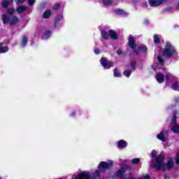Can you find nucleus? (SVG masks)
<instances>
[{
	"instance_id": "obj_1",
	"label": "nucleus",
	"mask_w": 179,
	"mask_h": 179,
	"mask_svg": "<svg viewBox=\"0 0 179 179\" xmlns=\"http://www.w3.org/2000/svg\"><path fill=\"white\" fill-rule=\"evenodd\" d=\"M173 162L169 161L167 164L164 163V157L160 154L157 156L154 167L157 170H170L173 167Z\"/></svg>"
},
{
	"instance_id": "obj_2",
	"label": "nucleus",
	"mask_w": 179,
	"mask_h": 179,
	"mask_svg": "<svg viewBox=\"0 0 179 179\" xmlns=\"http://www.w3.org/2000/svg\"><path fill=\"white\" fill-rule=\"evenodd\" d=\"M176 54V48L171 44L167 43L163 52L164 57L171 58Z\"/></svg>"
},
{
	"instance_id": "obj_3",
	"label": "nucleus",
	"mask_w": 179,
	"mask_h": 179,
	"mask_svg": "<svg viewBox=\"0 0 179 179\" xmlns=\"http://www.w3.org/2000/svg\"><path fill=\"white\" fill-rule=\"evenodd\" d=\"M3 23H9V24H16L19 22V18L15 15H8L4 14L1 17Z\"/></svg>"
},
{
	"instance_id": "obj_4",
	"label": "nucleus",
	"mask_w": 179,
	"mask_h": 179,
	"mask_svg": "<svg viewBox=\"0 0 179 179\" xmlns=\"http://www.w3.org/2000/svg\"><path fill=\"white\" fill-rule=\"evenodd\" d=\"M110 167H113V162H101L99 164V169L101 171H106V170H108V169H110Z\"/></svg>"
},
{
	"instance_id": "obj_5",
	"label": "nucleus",
	"mask_w": 179,
	"mask_h": 179,
	"mask_svg": "<svg viewBox=\"0 0 179 179\" xmlns=\"http://www.w3.org/2000/svg\"><path fill=\"white\" fill-rule=\"evenodd\" d=\"M100 62L101 66H103V68H106V69H110L111 66H113V62H108L105 57H101Z\"/></svg>"
},
{
	"instance_id": "obj_6",
	"label": "nucleus",
	"mask_w": 179,
	"mask_h": 179,
	"mask_svg": "<svg viewBox=\"0 0 179 179\" xmlns=\"http://www.w3.org/2000/svg\"><path fill=\"white\" fill-rule=\"evenodd\" d=\"M90 178H92V176H90V173L87 171L80 173L76 177V179H90Z\"/></svg>"
},
{
	"instance_id": "obj_7",
	"label": "nucleus",
	"mask_w": 179,
	"mask_h": 179,
	"mask_svg": "<svg viewBox=\"0 0 179 179\" xmlns=\"http://www.w3.org/2000/svg\"><path fill=\"white\" fill-rule=\"evenodd\" d=\"M163 2H164V0H149V4L152 7L159 6Z\"/></svg>"
},
{
	"instance_id": "obj_8",
	"label": "nucleus",
	"mask_w": 179,
	"mask_h": 179,
	"mask_svg": "<svg viewBox=\"0 0 179 179\" xmlns=\"http://www.w3.org/2000/svg\"><path fill=\"white\" fill-rule=\"evenodd\" d=\"M129 46L132 50H135L136 48V44H135V38H134V36L132 35H129Z\"/></svg>"
},
{
	"instance_id": "obj_9",
	"label": "nucleus",
	"mask_w": 179,
	"mask_h": 179,
	"mask_svg": "<svg viewBox=\"0 0 179 179\" xmlns=\"http://www.w3.org/2000/svg\"><path fill=\"white\" fill-rule=\"evenodd\" d=\"M167 134H169V131H161L160 134L157 136V138L162 142H166V135H167Z\"/></svg>"
},
{
	"instance_id": "obj_10",
	"label": "nucleus",
	"mask_w": 179,
	"mask_h": 179,
	"mask_svg": "<svg viewBox=\"0 0 179 179\" xmlns=\"http://www.w3.org/2000/svg\"><path fill=\"white\" fill-rule=\"evenodd\" d=\"M156 79L159 83H163V82H164V75L158 73L156 76Z\"/></svg>"
},
{
	"instance_id": "obj_11",
	"label": "nucleus",
	"mask_w": 179,
	"mask_h": 179,
	"mask_svg": "<svg viewBox=\"0 0 179 179\" xmlns=\"http://www.w3.org/2000/svg\"><path fill=\"white\" fill-rule=\"evenodd\" d=\"M10 3H13V0H4L1 5L3 6V8H7L8 6H9V5H10Z\"/></svg>"
},
{
	"instance_id": "obj_12",
	"label": "nucleus",
	"mask_w": 179,
	"mask_h": 179,
	"mask_svg": "<svg viewBox=\"0 0 179 179\" xmlns=\"http://www.w3.org/2000/svg\"><path fill=\"white\" fill-rule=\"evenodd\" d=\"M128 143L124 140H120L118 141V148H127Z\"/></svg>"
},
{
	"instance_id": "obj_13",
	"label": "nucleus",
	"mask_w": 179,
	"mask_h": 179,
	"mask_svg": "<svg viewBox=\"0 0 179 179\" xmlns=\"http://www.w3.org/2000/svg\"><path fill=\"white\" fill-rule=\"evenodd\" d=\"M26 9H27V8H26V6H20L17 8L16 10H17V13H23V12L24 10H26Z\"/></svg>"
},
{
	"instance_id": "obj_14",
	"label": "nucleus",
	"mask_w": 179,
	"mask_h": 179,
	"mask_svg": "<svg viewBox=\"0 0 179 179\" xmlns=\"http://www.w3.org/2000/svg\"><path fill=\"white\" fill-rule=\"evenodd\" d=\"M51 16V10H47L43 14V19H48Z\"/></svg>"
},
{
	"instance_id": "obj_15",
	"label": "nucleus",
	"mask_w": 179,
	"mask_h": 179,
	"mask_svg": "<svg viewBox=\"0 0 179 179\" xmlns=\"http://www.w3.org/2000/svg\"><path fill=\"white\" fill-rule=\"evenodd\" d=\"M171 130L174 134H178L179 132V124H174L171 128Z\"/></svg>"
},
{
	"instance_id": "obj_16",
	"label": "nucleus",
	"mask_w": 179,
	"mask_h": 179,
	"mask_svg": "<svg viewBox=\"0 0 179 179\" xmlns=\"http://www.w3.org/2000/svg\"><path fill=\"white\" fill-rule=\"evenodd\" d=\"M108 34L111 38H114L115 40L117 38V33L115 31L110 30L109 31Z\"/></svg>"
},
{
	"instance_id": "obj_17",
	"label": "nucleus",
	"mask_w": 179,
	"mask_h": 179,
	"mask_svg": "<svg viewBox=\"0 0 179 179\" xmlns=\"http://www.w3.org/2000/svg\"><path fill=\"white\" fill-rule=\"evenodd\" d=\"M154 43L155 44H159V43H160V36L157 34L154 35Z\"/></svg>"
},
{
	"instance_id": "obj_18",
	"label": "nucleus",
	"mask_w": 179,
	"mask_h": 179,
	"mask_svg": "<svg viewBox=\"0 0 179 179\" xmlns=\"http://www.w3.org/2000/svg\"><path fill=\"white\" fill-rule=\"evenodd\" d=\"M28 41H29V39L27 38V37L23 36L22 41V46L24 47L26 45V44H27Z\"/></svg>"
},
{
	"instance_id": "obj_19",
	"label": "nucleus",
	"mask_w": 179,
	"mask_h": 179,
	"mask_svg": "<svg viewBox=\"0 0 179 179\" xmlns=\"http://www.w3.org/2000/svg\"><path fill=\"white\" fill-rule=\"evenodd\" d=\"M1 54H3L5 52H8V51H9V48L8 46H1Z\"/></svg>"
},
{
	"instance_id": "obj_20",
	"label": "nucleus",
	"mask_w": 179,
	"mask_h": 179,
	"mask_svg": "<svg viewBox=\"0 0 179 179\" xmlns=\"http://www.w3.org/2000/svg\"><path fill=\"white\" fill-rule=\"evenodd\" d=\"M131 73L132 72L130 70H126L123 72L124 76H126L127 78H129Z\"/></svg>"
},
{
	"instance_id": "obj_21",
	"label": "nucleus",
	"mask_w": 179,
	"mask_h": 179,
	"mask_svg": "<svg viewBox=\"0 0 179 179\" xmlns=\"http://www.w3.org/2000/svg\"><path fill=\"white\" fill-rule=\"evenodd\" d=\"M114 76L115 78H120L121 76V73L117 69H114Z\"/></svg>"
},
{
	"instance_id": "obj_22",
	"label": "nucleus",
	"mask_w": 179,
	"mask_h": 179,
	"mask_svg": "<svg viewBox=\"0 0 179 179\" xmlns=\"http://www.w3.org/2000/svg\"><path fill=\"white\" fill-rule=\"evenodd\" d=\"M172 89L173 90H179V85H178V82H176L173 85H172Z\"/></svg>"
},
{
	"instance_id": "obj_23",
	"label": "nucleus",
	"mask_w": 179,
	"mask_h": 179,
	"mask_svg": "<svg viewBox=\"0 0 179 179\" xmlns=\"http://www.w3.org/2000/svg\"><path fill=\"white\" fill-rule=\"evenodd\" d=\"M108 34H107L106 32V31H101V36H102V37H103V38H105V40H107V38H108Z\"/></svg>"
},
{
	"instance_id": "obj_24",
	"label": "nucleus",
	"mask_w": 179,
	"mask_h": 179,
	"mask_svg": "<svg viewBox=\"0 0 179 179\" xmlns=\"http://www.w3.org/2000/svg\"><path fill=\"white\" fill-rule=\"evenodd\" d=\"M130 66H131V68L133 71H135L136 69V62L135 61H131V63H130Z\"/></svg>"
},
{
	"instance_id": "obj_25",
	"label": "nucleus",
	"mask_w": 179,
	"mask_h": 179,
	"mask_svg": "<svg viewBox=\"0 0 179 179\" xmlns=\"http://www.w3.org/2000/svg\"><path fill=\"white\" fill-rule=\"evenodd\" d=\"M141 162V159L139 158H134L131 159L132 164H138Z\"/></svg>"
},
{
	"instance_id": "obj_26",
	"label": "nucleus",
	"mask_w": 179,
	"mask_h": 179,
	"mask_svg": "<svg viewBox=\"0 0 179 179\" xmlns=\"http://www.w3.org/2000/svg\"><path fill=\"white\" fill-rule=\"evenodd\" d=\"M124 173H125V170L124 169H119L117 172V177H120L122 176Z\"/></svg>"
},
{
	"instance_id": "obj_27",
	"label": "nucleus",
	"mask_w": 179,
	"mask_h": 179,
	"mask_svg": "<svg viewBox=\"0 0 179 179\" xmlns=\"http://www.w3.org/2000/svg\"><path fill=\"white\" fill-rule=\"evenodd\" d=\"M115 13H117V15H125V12L122 9L115 10Z\"/></svg>"
},
{
	"instance_id": "obj_28",
	"label": "nucleus",
	"mask_w": 179,
	"mask_h": 179,
	"mask_svg": "<svg viewBox=\"0 0 179 179\" xmlns=\"http://www.w3.org/2000/svg\"><path fill=\"white\" fill-rule=\"evenodd\" d=\"M50 34H51V32L50 31H46L45 35L43 37V40H47V38H48V37H50Z\"/></svg>"
},
{
	"instance_id": "obj_29",
	"label": "nucleus",
	"mask_w": 179,
	"mask_h": 179,
	"mask_svg": "<svg viewBox=\"0 0 179 179\" xmlns=\"http://www.w3.org/2000/svg\"><path fill=\"white\" fill-rule=\"evenodd\" d=\"M157 59L161 65H164V59H163V57H162V56H157Z\"/></svg>"
},
{
	"instance_id": "obj_30",
	"label": "nucleus",
	"mask_w": 179,
	"mask_h": 179,
	"mask_svg": "<svg viewBox=\"0 0 179 179\" xmlns=\"http://www.w3.org/2000/svg\"><path fill=\"white\" fill-rule=\"evenodd\" d=\"M103 5H111V3H113L112 0H103L102 1Z\"/></svg>"
},
{
	"instance_id": "obj_31",
	"label": "nucleus",
	"mask_w": 179,
	"mask_h": 179,
	"mask_svg": "<svg viewBox=\"0 0 179 179\" xmlns=\"http://www.w3.org/2000/svg\"><path fill=\"white\" fill-rule=\"evenodd\" d=\"M138 50L139 51H143L144 52H146V51H148V48L145 46H139Z\"/></svg>"
},
{
	"instance_id": "obj_32",
	"label": "nucleus",
	"mask_w": 179,
	"mask_h": 179,
	"mask_svg": "<svg viewBox=\"0 0 179 179\" xmlns=\"http://www.w3.org/2000/svg\"><path fill=\"white\" fill-rule=\"evenodd\" d=\"M165 78H166V82H169V80H170V79H171V78H173V76L170 73H167V74H166Z\"/></svg>"
},
{
	"instance_id": "obj_33",
	"label": "nucleus",
	"mask_w": 179,
	"mask_h": 179,
	"mask_svg": "<svg viewBox=\"0 0 179 179\" xmlns=\"http://www.w3.org/2000/svg\"><path fill=\"white\" fill-rule=\"evenodd\" d=\"M8 13L9 15H10V16H12V15H13V13H15V9L10 8L8 9Z\"/></svg>"
},
{
	"instance_id": "obj_34",
	"label": "nucleus",
	"mask_w": 179,
	"mask_h": 179,
	"mask_svg": "<svg viewBox=\"0 0 179 179\" xmlns=\"http://www.w3.org/2000/svg\"><path fill=\"white\" fill-rule=\"evenodd\" d=\"M94 178H100V171H95V176H94Z\"/></svg>"
},
{
	"instance_id": "obj_35",
	"label": "nucleus",
	"mask_w": 179,
	"mask_h": 179,
	"mask_svg": "<svg viewBox=\"0 0 179 179\" xmlns=\"http://www.w3.org/2000/svg\"><path fill=\"white\" fill-rule=\"evenodd\" d=\"M36 2V0H28V5L29 6H33Z\"/></svg>"
},
{
	"instance_id": "obj_36",
	"label": "nucleus",
	"mask_w": 179,
	"mask_h": 179,
	"mask_svg": "<svg viewBox=\"0 0 179 179\" xmlns=\"http://www.w3.org/2000/svg\"><path fill=\"white\" fill-rule=\"evenodd\" d=\"M156 155H157V152L156 150H153L151 152V157H155Z\"/></svg>"
},
{
	"instance_id": "obj_37",
	"label": "nucleus",
	"mask_w": 179,
	"mask_h": 179,
	"mask_svg": "<svg viewBox=\"0 0 179 179\" xmlns=\"http://www.w3.org/2000/svg\"><path fill=\"white\" fill-rule=\"evenodd\" d=\"M24 1L26 0H16V3H18V4L24 3Z\"/></svg>"
},
{
	"instance_id": "obj_38",
	"label": "nucleus",
	"mask_w": 179,
	"mask_h": 179,
	"mask_svg": "<svg viewBox=\"0 0 179 179\" xmlns=\"http://www.w3.org/2000/svg\"><path fill=\"white\" fill-rule=\"evenodd\" d=\"M59 8H61V5H59V4H55L53 6L54 9H59Z\"/></svg>"
},
{
	"instance_id": "obj_39",
	"label": "nucleus",
	"mask_w": 179,
	"mask_h": 179,
	"mask_svg": "<svg viewBox=\"0 0 179 179\" xmlns=\"http://www.w3.org/2000/svg\"><path fill=\"white\" fill-rule=\"evenodd\" d=\"M172 124H176V115H174L171 118Z\"/></svg>"
},
{
	"instance_id": "obj_40",
	"label": "nucleus",
	"mask_w": 179,
	"mask_h": 179,
	"mask_svg": "<svg viewBox=\"0 0 179 179\" xmlns=\"http://www.w3.org/2000/svg\"><path fill=\"white\" fill-rule=\"evenodd\" d=\"M94 52L95 54H100V49L97 48H94Z\"/></svg>"
},
{
	"instance_id": "obj_41",
	"label": "nucleus",
	"mask_w": 179,
	"mask_h": 179,
	"mask_svg": "<svg viewBox=\"0 0 179 179\" xmlns=\"http://www.w3.org/2000/svg\"><path fill=\"white\" fill-rule=\"evenodd\" d=\"M176 164H179V154L176 156Z\"/></svg>"
},
{
	"instance_id": "obj_42",
	"label": "nucleus",
	"mask_w": 179,
	"mask_h": 179,
	"mask_svg": "<svg viewBox=\"0 0 179 179\" xmlns=\"http://www.w3.org/2000/svg\"><path fill=\"white\" fill-rule=\"evenodd\" d=\"M165 10L167 12H170V10H173V7H167Z\"/></svg>"
},
{
	"instance_id": "obj_43",
	"label": "nucleus",
	"mask_w": 179,
	"mask_h": 179,
	"mask_svg": "<svg viewBox=\"0 0 179 179\" xmlns=\"http://www.w3.org/2000/svg\"><path fill=\"white\" fill-rule=\"evenodd\" d=\"M116 52H117V55H121V54H122V50H118Z\"/></svg>"
},
{
	"instance_id": "obj_44",
	"label": "nucleus",
	"mask_w": 179,
	"mask_h": 179,
	"mask_svg": "<svg viewBox=\"0 0 179 179\" xmlns=\"http://www.w3.org/2000/svg\"><path fill=\"white\" fill-rule=\"evenodd\" d=\"M62 19V17L61 16H57L56 18V22H58V20H61Z\"/></svg>"
},
{
	"instance_id": "obj_45",
	"label": "nucleus",
	"mask_w": 179,
	"mask_h": 179,
	"mask_svg": "<svg viewBox=\"0 0 179 179\" xmlns=\"http://www.w3.org/2000/svg\"><path fill=\"white\" fill-rule=\"evenodd\" d=\"M3 45V44H2V43H0V54H1V47Z\"/></svg>"
},
{
	"instance_id": "obj_46",
	"label": "nucleus",
	"mask_w": 179,
	"mask_h": 179,
	"mask_svg": "<svg viewBox=\"0 0 179 179\" xmlns=\"http://www.w3.org/2000/svg\"><path fill=\"white\" fill-rule=\"evenodd\" d=\"M164 179H170V176H164Z\"/></svg>"
},
{
	"instance_id": "obj_47",
	"label": "nucleus",
	"mask_w": 179,
	"mask_h": 179,
	"mask_svg": "<svg viewBox=\"0 0 179 179\" xmlns=\"http://www.w3.org/2000/svg\"><path fill=\"white\" fill-rule=\"evenodd\" d=\"M134 52H136V55L139 54V52H138L137 50H134Z\"/></svg>"
},
{
	"instance_id": "obj_48",
	"label": "nucleus",
	"mask_w": 179,
	"mask_h": 179,
	"mask_svg": "<svg viewBox=\"0 0 179 179\" xmlns=\"http://www.w3.org/2000/svg\"><path fill=\"white\" fill-rule=\"evenodd\" d=\"M176 103H178V102H179V99H178V98L176 99Z\"/></svg>"
},
{
	"instance_id": "obj_49",
	"label": "nucleus",
	"mask_w": 179,
	"mask_h": 179,
	"mask_svg": "<svg viewBox=\"0 0 179 179\" xmlns=\"http://www.w3.org/2000/svg\"><path fill=\"white\" fill-rule=\"evenodd\" d=\"M145 6H146V8H148V3H145Z\"/></svg>"
},
{
	"instance_id": "obj_50",
	"label": "nucleus",
	"mask_w": 179,
	"mask_h": 179,
	"mask_svg": "<svg viewBox=\"0 0 179 179\" xmlns=\"http://www.w3.org/2000/svg\"><path fill=\"white\" fill-rule=\"evenodd\" d=\"M0 179H1V178H0Z\"/></svg>"
}]
</instances>
